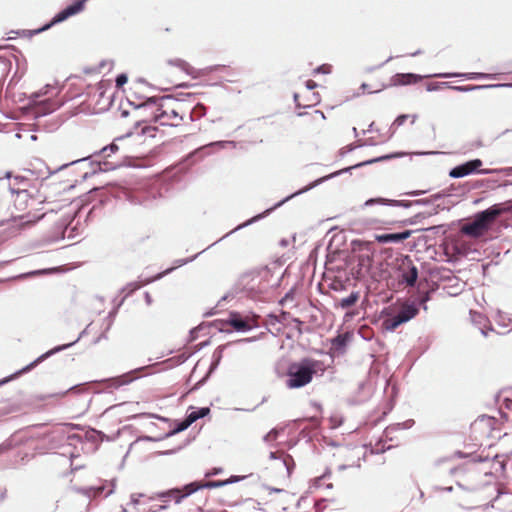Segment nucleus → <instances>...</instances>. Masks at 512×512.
I'll return each instance as SVG.
<instances>
[{
	"instance_id": "18",
	"label": "nucleus",
	"mask_w": 512,
	"mask_h": 512,
	"mask_svg": "<svg viewBox=\"0 0 512 512\" xmlns=\"http://www.w3.org/2000/svg\"><path fill=\"white\" fill-rule=\"evenodd\" d=\"M374 204H381L386 206H392V207H403V208H410L414 206L413 200H394V199H387L382 197L377 198H370L366 200L364 203V206H372Z\"/></svg>"
},
{
	"instance_id": "11",
	"label": "nucleus",
	"mask_w": 512,
	"mask_h": 512,
	"mask_svg": "<svg viewBox=\"0 0 512 512\" xmlns=\"http://www.w3.org/2000/svg\"><path fill=\"white\" fill-rule=\"evenodd\" d=\"M167 64L171 66H175L180 68L182 71H184L187 75L191 76L193 79H198L201 76L208 75L214 71H217L224 66L222 65H212L208 66L202 69H196L193 66H191L188 62H186L183 59H169L167 60Z\"/></svg>"
},
{
	"instance_id": "39",
	"label": "nucleus",
	"mask_w": 512,
	"mask_h": 512,
	"mask_svg": "<svg viewBox=\"0 0 512 512\" xmlns=\"http://www.w3.org/2000/svg\"><path fill=\"white\" fill-rule=\"evenodd\" d=\"M226 485H227V482H224V480L202 482L203 489L220 488V487H224Z\"/></svg>"
},
{
	"instance_id": "64",
	"label": "nucleus",
	"mask_w": 512,
	"mask_h": 512,
	"mask_svg": "<svg viewBox=\"0 0 512 512\" xmlns=\"http://www.w3.org/2000/svg\"><path fill=\"white\" fill-rule=\"evenodd\" d=\"M362 144L368 145V146H375L377 142L374 140V138H368L365 142H362Z\"/></svg>"
},
{
	"instance_id": "44",
	"label": "nucleus",
	"mask_w": 512,
	"mask_h": 512,
	"mask_svg": "<svg viewBox=\"0 0 512 512\" xmlns=\"http://www.w3.org/2000/svg\"><path fill=\"white\" fill-rule=\"evenodd\" d=\"M415 421L413 419H407L401 423H397L396 426L398 429H410L414 426Z\"/></svg>"
},
{
	"instance_id": "45",
	"label": "nucleus",
	"mask_w": 512,
	"mask_h": 512,
	"mask_svg": "<svg viewBox=\"0 0 512 512\" xmlns=\"http://www.w3.org/2000/svg\"><path fill=\"white\" fill-rule=\"evenodd\" d=\"M331 476V470L329 468L326 469V471L319 477L314 479V485L316 487H319L321 485V481L323 479L329 478Z\"/></svg>"
},
{
	"instance_id": "47",
	"label": "nucleus",
	"mask_w": 512,
	"mask_h": 512,
	"mask_svg": "<svg viewBox=\"0 0 512 512\" xmlns=\"http://www.w3.org/2000/svg\"><path fill=\"white\" fill-rule=\"evenodd\" d=\"M413 203L414 206H430L433 204L430 197L413 200Z\"/></svg>"
},
{
	"instance_id": "63",
	"label": "nucleus",
	"mask_w": 512,
	"mask_h": 512,
	"mask_svg": "<svg viewBox=\"0 0 512 512\" xmlns=\"http://www.w3.org/2000/svg\"><path fill=\"white\" fill-rule=\"evenodd\" d=\"M0 62L4 64V70H7V68L11 65V61L5 57L0 56Z\"/></svg>"
},
{
	"instance_id": "57",
	"label": "nucleus",
	"mask_w": 512,
	"mask_h": 512,
	"mask_svg": "<svg viewBox=\"0 0 512 512\" xmlns=\"http://www.w3.org/2000/svg\"><path fill=\"white\" fill-rule=\"evenodd\" d=\"M446 194L444 192H438L430 196L432 203H436L438 200L444 198Z\"/></svg>"
},
{
	"instance_id": "10",
	"label": "nucleus",
	"mask_w": 512,
	"mask_h": 512,
	"mask_svg": "<svg viewBox=\"0 0 512 512\" xmlns=\"http://www.w3.org/2000/svg\"><path fill=\"white\" fill-rule=\"evenodd\" d=\"M203 489L202 488V482L199 481H193L186 485H184L182 488H172L167 491H163L157 494V496L161 499L166 498H174L175 503L179 504L181 501L188 496L192 495L193 493Z\"/></svg>"
},
{
	"instance_id": "2",
	"label": "nucleus",
	"mask_w": 512,
	"mask_h": 512,
	"mask_svg": "<svg viewBox=\"0 0 512 512\" xmlns=\"http://www.w3.org/2000/svg\"><path fill=\"white\" fill-rule=\"evenodd\" d=\"M402 155H403V153H398V152L391 153V154H386V155L379 156V157H376V158H373V159H369V160H366V161L359 162V163H357L355 165H352V166L340 169V170H338L336 172H333V173H331L329 175L320 177V178L316 179L315 181L311 182L309 185L303 187L302 189H299L298 191H296V192L288 195L287 197L283 198L281 201L277 202L275 205H273L272 207L266 209L262 213H259V214L255 215V216H253L252 218L248 219L247 221L239 224L234 229H232L231 231L226 233L219 240H217L216 242H214L213 244L208 246L206 249H208L211 246L215 245L216 243H218L219 241L223 240L224 238L230 236L234 232L239 231V230H241V229H243L245 227H248V226L256 223L259 220L264 219L265 217L270 215L274 210H276L277 208L281 207L282 205H284L289 200L293 199L294 197H296L298 195H301L303 193L308 192L309 190L315 188L316 186L324 183L327 180L333 179V178H335L337 176H340V175H342L344 173H349V172H351L354 169H357V168H360V167H364V166H368V165H371V164H374V163L383 162V161H386V160L398 158V157H401Z\"/></svg>"
},
{
	"instance_id": "48",
	"label": "nucleus",
	"mask_w": 512,
	"mask_h": 512,
	"mask_svg": "<svg viewBox=\"0 0 512 512\" xmlns=\"http://www.w3.org/2000/svg\"><path fill=\"white\" fill-rule=\"evenodd\" d=\"M22 369L18 370L17 372H15L14 374H11L10 376H7L5 378H3L2 380H0V387L6 383H8L9 381L15 379L16 377H18L19 375H22L24 374L25 372H21Z\"/></svg>"
},
{
	"instance_id": "23",
	"label": "nucleus",
	"mask_w": 512,
	"mask_h": 512,
	"mask_svg": "<svg viewBox=\"0 0 512 512\" xmlns=\"http://www.w3.org/2000/svg\"><path fill=\"white\" fill-rule=\"evenodd\" d=\"M418 312H419L418 305L415 304L414 302H412V303H405L396 314L404 323H406V322L410 321L411 319H413L414 317H416Z\"/></svg>"
},
{
	"instance_id": "9",
	"label": "nucleus",
	"mask_w": 512,
	"mask_h": 512,
	"mask_svg": "<svg viewBox=\"0 0 512 512\" xmlns=\"http://www.w3.org/2000/svg\"><path fill=\"white\" fill-rule=\"evenodd\" d=\"M203 489L202 488V482L199 481H193L186 485H184L182 488H172L167 491H163L157 494V496L161 499L166 498H174L175 503L179 504L181 501L188 496L192 495L193 493Z\"/></svg>"
},
{
	"instance_id": "24",
	"label": "nucleus",
	"mask_w": 512,
	"mask_h": 512,
	"mask_svg": "<svg viewBox=\"0 0 512 512\" xmlns=\"http://www.w3.org/2000/svg\"><path fill=\"white\" fill-rule=\"evenodd\" d=\"M350 339L351 335L348 332L338 334L336 337L331 339V349L334 352L343 353Z\"/></svg>"
},
{
	"instance_id": "49",
	"label": "nucleus",
	"mask_w": 512,
	"mask_h": 512,
	"mask_svg": "<svg viewBox=\"0 0 512 512\" xmlns=\"http://www.w3.org/2000/svg\"><path fill=\"white\" fill-rule=\"evenodd\" d=\"M330 72H331V65H329V64H322L314 70V73H321V74H329Z\"/></svg>"
},
{
	"instance_id": "30",
	"label": "nucleus",
	"mask_w": 512,
	"mask_h": 512,
	"mask_svg": "<svg viewBox=\"0 0 512 512\" xmlns=\"http://www.w3.org/2000/svg\"><path fill=\"white\" fill-rule=\"evenodd\" d=\"M402 324H404V322L397 316V314L392 315L383 321V325L388 331H394Z\"/></svg>"
},
{
	"instance_id": "32",
	"label": "nucleus",
	"mask_w": 512,
	"mask_h": 512,
	"mask_svg": "<svg viewBox=\"0 0 512 512\" xmlns=\"http://www.w3.org/2000/svg\"><path fill=\"white\" fill-rule=\"evenodd\" d=\"M140 287H141V285H139L137 282H130L126 286H124L121 289V292L124 293V296L121 299L118 306H120L128 296H130L133 292L138 290Z\"/></svg>"
},
{
	"instance_id": "62",
	"label": "nucleus",
	"mask_w": 512,
	"mask_h": 512,
	"mask_svg": "<svg viewBox=\"0 0 512 512\" xmlns=\"http://www.w3.org/2000/svg\"><path fill=\"white\" fill-rule=\"evenodd\" d=\"M305 85L308 90H313L317 87V83L314 82L313 80H307Z\"/></svg>"
},
{
	"instance_id": "43",
	"label": "nucleus",
	"mask_w": 512,
	"mask_h": 512,
	"mask_svg": "<svg viewBox=\"0 0 512 512\" xmlns=\"http://www.w3.org/2000/svg\"><path fill=\"white\" fill-rule=\"evenodd\" d=\"M128 81V76L125 73H120L115 78V84L117 88L122 87Z\"/></svg>"
},
{
	"instance_id": "51",
	"label": "nucleus",
	"mask_w": 512,
	"mask_h": 512,
	"mask_svg": "<svg viewBox=\"0 0 512 512\" xmlns=\"http://www.w3.org/2000/svg\"><path fill=\"white\" fill-rule=\"evenodd\" d=\"M55 109H56V107L54 104L47 103L44 105V107L41 109V111H39V113H41L42 115H46V114L52 113Z\"/></svg>"
},
{
	"instance_id": "16",
	"label": "nucleus",
	"mask_w": 512,
	"mask_h": 512,
	"mask_svg": "<svg viewBox=\"0 0 512 512\" xmlns=\"http://www.w3.org/2000/svg\"><path fill=\"white\" fill-rule=\"evenodd\" d=\"M144 370V367H141V368H137L133 371H130L128 373H124L120 376H117V377H112V378H108V379H105L103 380L102 382L107 384V387H111V388H119L120 386H123V385H126V384H129L131 382H133L135 379H137V376H133L134 374L140 372Z\"/></svg>"
},
{
	"instance_id": "12",
	"label": "nucleus",
	"mask_w": 512,
	"mask_h": 512,
	"mask_svg": "<svg viewBox=\"0 0 512 512\" xmlns=\"http://www.w3.org/2000/svg\"><path fill=\"white\" fill-rule=\"evenodd\" d=\"M419 272L412 260L406 256L399 266V283L407 287H415L418 281Z\"/></svg>"
},
{
	"instance_id": "31",
	"label": "nucleus",
	"mask_w": 512,
	"mask_h": 512,
	"mask_svg": "<svg viewBox=\"0 0 512 512\" xmlns=\"http://www.w3.org/2000/svg\"><path fill=\"white\" fill-rule=\"evenodd\" d=\"M206 114V108L203 104L197 103L190 112V120L195 121Z\"/></svg>"
},
{
	"instance_id": "59",
	"label": "nucleus",
	"mask_w": 512,
	"mask_h": 512,
	"mask_svg": "<svg viewBox=\"0 0 512 512\" xmlns=\"http://www.w3.org/2000/svg\"><path fill=\"white\" fill-rule=\"evenodd\" d=\"M222 473V468H213L211 471L205 473V477H211Z\"/></svg>"
},
{
	"instance_id": "17",
	"label": "nucleus",
	"mask_w": 512,
	"mask_h": 512,
	"mask_svg": "<svg viewBox=\"0 0 512 512\" xmlns=\"http://www.w3.org/2000/svg\"><path fill=\"white\" fill-rule=\"evenodd\" d=\"M412 233H413L412 230H404L401 232H393V233H384V234L375 235V240L381 244L400 243V242H403L404 240L408 239Z\"/></svg>"
},
{
	"instance_id": "34",
	"label": "nucleus",
	"mask_w": 512,
	"mask_h": 512,
	"mask_svg": "<svg viewBox=\"0 0 512 512\" xmlns=\"http://www.w3.org/2000/svg\"><path fill=\"white\" fill-rule=\"evenodd\" d=\"M86 438H87V440L92 441V442L103 441L104 438H106V435L103 432L98 431L96 429H90L86 433Z\"/></svg>"
},
{
	"instance_id": "54",
	"label": "nucleus",
	"mask_w": 512,
	"mask_h": 512,
	"mask_svg": "<svg viewBox=\"0 0 512 512\" xmlns=\"http://www.w3.org/2000/svg\"><path fill=\"white\" fill-rule=\"evenodd\" d=\"M464 472H465L464 466L453 467L450 469L451 476H457L459 473H464Z\"/></svg>"
},
{
	"instance_id": "61",
	"label": "nucleus",
	"mask_w": 512,
	"mask_h": 512,
	"mask_svg": "<svg viewBox=\"0 0 512 512\" xmlns=\"http://www.w3.org/2000/svg\"><path fill=\"white\" fill-rule=\"evenodd\" d=\"M161 438H156V437H152V436H142V437H139L138 440L139 441H150V442H156V441H159Z\"/></svg>"
},
{
	"instance_id": "46",
	"label": "nucleus",
	"mask_w": 512,
	"mask_h": 512,
	"mask_svg": "<svg viewBox=\"0 0 512 512\" xmlns=\"http://www.w3.org/2000/svg\"><path fill=\"white\" fill-rule=\"evenodd\" d=\"M472 321L477 324H481L486 321L485 317L481 313L470 311Z\"/></svg>"
},
{
	"instance_id": "55",
	"label": "nucleus",
	"mask_w": 512,
	"mask_h": 512,
	"mask_svg": "<svg viewBox=\"0 0 512 512\" xmlns=\"http://www.w3.org/2000/svg\"><path fill=\"white\" fill-rule=\"evenodd\" d=\"M430 299L429 293L426 292L424 295L420 297L419 304L423 306L424 310H427L426 302Z\"/></svg>"
},
{
	"instance_id": "58",
	"label": "nucleus",
	"mask_w": 512,
	"mask_h": 512,
	"mask_svg": "<svg viewBox=\"0 0 512 512\" xmlns=\"http://www.w3.org/2000/svg\"><path fill=\"white\" fill-rule=\"evenodd\" d=\"M143 496H144V494H142V493H135V494H132V495H131V503H132L133 505H138V504H139V499H140L141 497H143Z\"/></svg>"
},
{
	"instance_id": "22",
	"label": "nucleus",
	"mask_w": 512,
	"mask_h": 512,
	"mask_svg": "<svg viewBox=\"0 0 512 512\" xmlns=\"http://www.w3.org/2000/svg\"><path fill=\"white\" fill-rule=\"evenodd\" d=\"M205 250H206V249L202 250L201 252H199V253L195 254V255H194V256H192V257L184 258V259H177V260H175V261H174V265H175V266L170 267V268L166 269L165 271H163V272H161V273H158V274H157V275H155L153 278H151V279L147 280V281L145 282V284H148V283H150V282H153V281L159 280V279L163 278L165 275L170 274V273H171V272H172L176 267H181V266H183V265H186V264H188V263H190V262L194 261V260L198 257V255H200L201 253H203Z\"/></svg>"
},
{
	"instance_id": "3",
	"label": "nucleus",
	"mask_w": 512,
	"mask_h": 512,
	"mask_svg": "<svg viewBox=\"0 0 512 512\" xmlns=\"http://www.w3.org/2000/svg\"><path fill=\"white\" fill-rule=\"evenodd\" d=\"M512 210V201L498 203L477 212L471 221L461 227V232L471 238H480L502 214Z\"/></svg>"
},
{
	"instance_id": "53",
	"label": "nucleus",
	"mask_w": 512,
	"mask_h": 512,
	"mask_svg": "<svg viewBox=\"0 0 512 512\" xmlns=\"http://www.w3.org/2000/svg\"><path fill=\"white\" fill-rule=\"evenodd\" d=\"M244 478H245V476L232 475L228 479H225L224 482H227V485H229V484L237 483V482L243 480Z\"/></svg>"
},
{
	"instance_id": "29",
	"label": "nucleus",
	"mask_w": 512,
	"mask_h": 512,
	"mask_svg": "<svg viewBox=\"0 0 512 512\" xmlns=\"http://www.w3.org/2000/svg\"><path fill=\"white\" fill-rule=\"evenodd\" d=\"M359 299V293L358 292H351L347 297L342 298L338 306L342 309H348L356 304V302Z\"/></svg>"
},
{
	"instance_id": "41",
	"label": "nucleus",
	"mask_w": 512,
	"mask_h": 512,
	"mask_svg": "<svg viewBox=\"0 0 512 512\" xmlns=\"http://www.w3.org/2000/svg\"><path fill=\"white\" fill-rule=\"evenodd\" d=\"M14 182L12 184H9V187L12 186V187H21V188H26L27 186V183H28V179L24 176H20V175H17L14 177Z\"/></svg>"
},
{
	"instance_id": "5",
	"label": "nucleus",
	"mask_w": 512,
	"mask_h": 512,
	"mask_svg": "<svg viewBox=\"0 0 512 512\" xmlns=\"http://www.w3.org/2000/svg\"><path fill=\"white\" fill-rule=\"evenodd\" d=\"M88 0H76L74 1L72 4L66 6L64 9L60 10L58 13H56L53 18L48 22L46 23L45 25H43L42 27L36 29V30H33V31H28L30 35H36V34H39V33H42L48 29H50L51 27H53L54 25L56 24H59L65 20H67L68 18L74 16V15H77L79 14L80 12H82L85 8V4Z\"/></svg>"
},
{
	"instance_id": "40",
	"label": "nucleus",
	"mask_w": 512,
	"mask_h": 512,
	"mask_svg": "<svg viewBox=\"0 0 512 512\" xmlns=\"http://www.w3.org/2000/svg\"><path fill=\"white\" fill-rule=\"evenodd\" d=\"M119 150V147L118 145L116 144V142H112L110 143L109 145L103 147L99 152L98 154H103L104 156H109L111 153H115Z\"/></svg>"
},
{
	"instance_id": "35",
	"label": "nucleus",
	"mask_w": 512,
	"mask_h": 512,
	"mask_svg": "<svg viewBox=\"0 0 512 512\" xmlns=\"http://www.w3.org/2000/svg\"><path fill=\"white\" fill-rule=\"evenodd\" d=\"M282 463L286 467L288 475H291V473L295 467V462H294L293 457L289 454L282 453Z\"/></svg>"
},
{
	"instance_id": "33",
	"label": "nucleus",
	"mask_w": 512,
	"mask_h": 512,
	"mask_svg": "<svg viewBox=\"0 0 512 512\" xmlns=\"http://www.w3.org/2000/svg\"><path fill=\"white\" fill-rule=\"evenodd\" d=\"M363 146H364V144H362V141H360V140L355 143H351V144L341 148L338 151V156L343 158L346 154L354 151L357 148L363 147Z\"/></svg>"
},
{
	"instance_id": "20",
	"label": "nucleus",
	"mask_w": 512,
	"mask_h": 512,
	"mask_svg": "<svg viewBox=\"0 0 512 512\" xmlns=\"http://www.w3.org/2000/svg\"><path fill=\"white\" fill-rule=\"evenodd\" d=\"M10 191L16 194L15 207L20 211L24 210L28 206V200L31 198L27 188L10 186Z\"/></svg>"
},
{
	"instance_id": "14",
	"label": "nucleus",
	"mask_w": 512,
	"mask_h": 512,
	"mask_svg": "<svg viewBox=\"0 0 512 512\" xmlns=\"http://www.w3.org/2000/svg\"><path fill=\"white\" fill-rule=\"evenodd\" d=\"M86 334H87V331H86V329H84L74 341H72L70 343H66V344L55 346L54 348L48 350L47 352H45L42 355H40L39 357H37L34 361H32L31 363H29L28 365L23 367L21 372H29V371H31L33 368H35L37 365H39L40 363H42L43 361H45L49 357H51V356L55 355L56 353L64 351V350L72 347L73 345H75Z\"/></svg>"
},
{
	"instance_id": "42",
	"label": "nucleus",
	"mask_w": 512,
	"mask_h": 512,
	"mask_svg": "<svg viewBox=\"0 0 512 512\" xmlns=\"http://www.w3.org/2000/svg\"><path fill=\"white\" fill-rule=\"evenodd\" d=\"M432 206H433V207H432V209H431L430 211H425V212H424L425 218H429V217H431V216H433V215H436V214H438L441 210H444V209H445V207H444V206H442L441 204H436V203H434V204H432Z\"/></svg>"
},
{
	"instance_id": "50",
	"label": "nucleus",
	"mask_w": 512,
	"mask_h": 512,
	"mask_svg": "<svg viewBox=\"0 0 512 512\" xmlns=\"http://www.w3.org/2000/svg\"><path fill=\"white\" fill-rule=\"evenodd\" d=\"M278 436V431L276 429H272L271 431H269L264 437H263V440L265 442H270L272 440H275Z\"/></svg>"
},
{
	"instance_id": "26",
	"label": "nucleus",
	"mask_w": 512,
	"mask_h": 512,
	"mask_svg": "<svg viewBox=\"0 0 512 512\" xmlns=\"http://www.w3.org/2000/svg\"><path fill=\"white\" fill-rule=\"evenodd\" d=\"M224 348H225V346H219L213 352L212 361H211L209 370H208L206 376L197 383V386L202 385L206 381V379L217 369V367L219 366L220 361L222 359V353H223Z\"/></svg>"
},
{
	"instance_id": "37",
	"label": "nucleus",
	"mask_w": 512,
	"mask_h": 512,
	"mask_svg": "<svg viewBox=\"0 0 512 512\" xmlns=\"http://www.w3.org/2000/svg\"><path fill=\"white\" fill-rule=\"evenodd\" d=\"M424 219H426L424 212H419V213L415 214L413 217L402 221V224L403 225H416Z\"/></svg>"
},
{
	"instance_id": "4",
	"label": "nucleus",
	"mask_w": 512,
	"mask_h": 512,
	"mask_svg": "<svg viewBox=\"0 0 512 512\" xmlns=\"http://www.w3.org/2000/svg\"><path fill=\"white\" fill-rule=\"evenodd\" d=\"M320 361L305 357L298 362H292L287 368L286 386L299 389L309 384L316 374Z\"/></svg>"
},
{
	"instance_id": "1",
	"label": "nucleus",
	"mask_w": 512,
	"mask_h": 512,
	"mask_svg": "<svg viewBox=\"0 0 512 512\" xmlns=\"http://www.w3.org/2000/svg\"><path fill=\"white\" fill-rule=\"evenodd\" d=\"M173 100L172 96L166 95L162 97H147L143 103L138 105H134L131 101H128L130 105H133L134 108L140 112V116L144 117L136 122V129L142 126L140 132L137 133L149 137L155 136L154 132L156 128L148 125V121L158 122L162 126H177L183 120V117L176 108L169 105Z\"/></svg>"
},
{
	"instance_id": "52",
	"label": "nucleus",
	"mask_w": 512,
	"mask_h": 512,
	"mask_svg": "<svg viewBox=\"0 0 512 512\" xmlns=\"http://www.w3.org/2000/svg\"><path fill=\"white\" fill-rule=\"evenodd\" d=\"M426 192H427L426 190H412V191L405 192L402 195L409 196V197H417V196H421V195L425 194Z\"/></svg>"
},
{
	"instance_id": "21",
	"label": "nucleus",
	"mask_w": 512,
	"mask_h": 512,
	"mask_svg": "<svg viewBox=\"0 0 512 512\" xmlns=\"http://www.w3.org/2000/svg\"><path fill=\"white\" fill-rule=\"evenodd\" d=\"M501 87H512L510 83H498V84H483V85H462V86H453L452 90L457 92H471L476 90H484V89H492V88H501Z\"/></svg>"
},
{
	"instance_id": "38",
	"label": "nucleus",
	"mask_w": 512,
	"mask_h": 512,
	"mask_svg": "<svg viewBox=\"0 0 512 512\" xmlns=\"http://www.w3.org/2000/svg\"><path fill=\"white\" fill-rule=\"evenodd\" d=\"M408 117L409 115L407 114H400L399 116L396 117V119L394 120L393 124L390 127V134L388 138H391L395 132L393 127L403 125Z\"/></svg>"
},
{
	"instance_id": "19",
	"label": "nucleus",
	"mask_w": 512,
	"mask_h": 512,
	"mask_svg": "<svg viewBox=\"0 0 512 512\" xmlns=\"http://www.w3.org/2000/svg\"><path fill=\"white\" fill-rule=\"evenodd\" d=\"M424 76L415 73H397L391 78L392 85L404 86L419 82ZM426 77H434L433 75H427Z\"/></svg>"
},
{
	"instance_id": "56",
	"label": "nucleus",
	"mask_w": 512,
	"mask_h": 512,
	"mask_svg": "<svg viewBox=\"0 0 512 512\" xmlns=\"http://www.w3.org/2000/svg\"><path fill=\"white\" fill-rule=\"evenodd\" d=\"M203 329V325H199L193 329L190 330V336L192 340H195L198 337V333L200 330Z\"/></svg>"
},
{
	"instance_id": "25",
	"label": "nucleus",
	"mask_w": 512,
	"mask_h": 512,
	"mask_svg": "<svg viewBox=\"0 0 512 512\" xmlns=\"http://www.w3.org/2000/svg\"><path fill=\"white\" fill-rule=\"evenodd\" d=\"M454 458H459V459H462V458H471V461L472 463H481V462H485L487 460V458L485 457H482V456H479V455H473V454H468V453H464L460 450L454 452L451 456L449 457H445V458H441V459H438L436 461V465H440L442 462L444 461H451L452 459Z\"/></svg>"
},
{
	"instance_id": "8",
	"label": "nucleus",
	"mask_w": 512,
	"mask_h": 512,
	"mask_svg": "<svg viewBox=\"0 0 512 512\" xmlns=\"http://www.w3.org/2000/svg\"><path fill=\"white\" fill-rule=\"evenodd\" d=\"M482 165V160L475 158L450 169L449 176L451 178L459 179L474 173L488 175L499 172L498 169H480Z\"/></svg>"
},
{
	"instance_id": "7",
	"label": "nucleus",
	"mask_w": 512,
	"mask_h": 512,
	"mask_svg": "<svg viewBox=\"0 0 512 512\" xmlns=\"http://www.w3.org/2000/svg\"><path fill=\"white\" fill-rule=\"evenodd\" d=\"M230 325L237 332H247L258 326L257 321L250 317H243L242 314L236 311L229 313L228 319L223 321H214L213 325L220 332L224 331L223 326Z\"/></svg>"
},
{
	"instance_id": "28",
	"label": "nucleus",
	"mask_w": 512,
	"mask_h": 512,
	"mask_svg": "<svg viewBox=\"0 0 512 512\" xmlns=\"http://www.w3.org/2000/svg\"><path fill=\"white\" fill-rule=\"evenodd\" d=\"M190 425H191V423L186 416L185 419L176 421L173 429H171L169 432H167L165 434L164 438H168L175 434H178V433L186 430Z\"/></svg>"
},
{
	"instance_id": "13",
	"label": "nucleus",
	"mask_w": 512,
	"mask_h": 512,
	"mask_svg": "<svg viewBox=\"0 0 512 512\" xmlns=\"http://www.w3.org/2000/svg\"><path fill=\"white\" fill-rule=\"evenodd\" d=\"M354 247L358 246L360 251H366V253L359 254L357 257L358 273L369 272L373 263V254L371 242L355 240L352 242ZM356 248H354L355 250Z\"/></svg>"
},
{
	"instance_id": "60",
	"label": "nucleus",
	"mask_w": 512,
	"mask_h": 512,
	"mask_svg": "<svg viewBox=\"0 0 512 512\" xmlns=\"http://www.w3.org/2000/svg\"><path fill=\"white\" fill-rule=\"evenodd\" d=\"M226 144L235 146V142H233V141H218V142L211 143L210 145L224 147Z\"/></svg>"
},
{
	"instance_id": "15",
	"label": "nucleus",
	"mask_w": 512,
	"mask_h": 512,
	"mask_svg": "<svg viewBox=\"0 0 512 512\" xmlns=\"http://www.w3.org/2000/svg\"><path fill=\"white\" fill-rule=\"evenodd\" d=\"M437 78H463L466 80H484V79H498L499 74L483 73V72H467V73H436L433 74Z\"/></svg>"
},
{
	"instance_id": "6",
	"label": "nucleus",
	"mask_w": 512,
	"mask_h": 512,
	"mask_svg": "<svg viewBox=\"0 0 512 512\" xmlns=\"http://www.w3.org/2000/svg\"><path fill=\"white\" fill-rule=\"evenodd\" d=\"M91 156L83 157L74 161H71L70 163L63 164L59 169L67 168L68 166L76 165L78 169L83 170L82 174V180H86L89 177L95 175L98 172L107 171L110 169H114V166L105 161L102 164L100 162H93L90 161Z\"/></svg>"
},
{
	"instance_id": "27",
	"label": "nucleus",
	"mask_w": 512,
	"mask_h": 512,
	"mask_svg": "<svg viewBox=\"0 0 512 512\" xmlns=\"http://www.w3.org/2000/svg\"><path fill=\"white\" fill-rule=\"evenodd\" d=\"M192 411H190L186 416L188 420L190 421L191 425L196 422L197 420L204 418L210 413L209 407H200V408H194L190 407Z\"/></svg>"
},
{
	"instance_id": "36",
	"label": "nucleus",
	"mask_w": 512,
	"mask_h": 512,
	"mask_svg": "<svg viewBox=\"0 0 512 512\" xmlns=\"http://www.w3.org/2000/svg\"><path fill=\"white\" fill-rule=\"evenodd\" d=\"M444 87L451 89L452 85L449 82H432L426 85V90L428 92H433Z\"/></svg>"
}]
</instances>
